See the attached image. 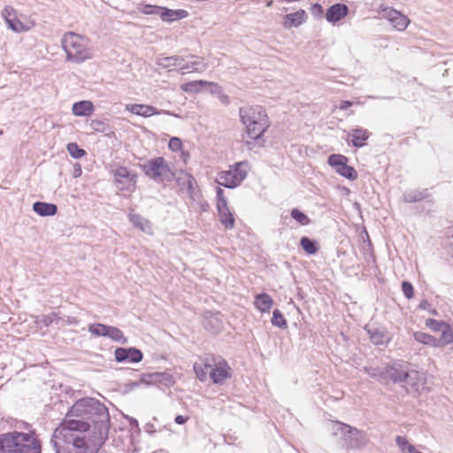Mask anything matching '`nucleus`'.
I'll list each match as a JSON object with an SVG mask.
<instances>
[{
	"instance_id": "603ef678",
	"label": "nucleus",
	"mask_w": 453,
	"mask_h": 453,
	"mask_svg": "<svg viewBox=\"0 0 453 453\" xmlns=\"http://www.w3.org/2000/svg\"><path fill=\"white\" fill-rule=\"evenodd\" d=\"M58 319H59L58 314L56 312H52L50 314L44 315L42 319V321L45 326H49Z\"/></svg>"
},
{
	"instance_id": "cd10ccee",
	"label": "nucleus",
	"mask_w": 453,
	"mask_h": 453,
	"mask_svg": "<svg viewBox=\"0 0 453 453\" xmlns=\"http://www.w3.org/2000/svg\"><path fill=\"white\" fill-rule=\"evenodd\" d=\"M431 196L427 188L415 189L407 191L403 194V199L406 203H415L425 199H428Z\"/></svg>"
},
{
	"instance_id": "5fc2aeb1",
	"label": "nucleus",
	"mask_w": 453,
	"mask_h": 453,
	"mask_svg": "<svg viewBox=\"0 0 453 453\" xmlns=\"http://www.w3.org/2000/svg\"><path fill=\"white\" fill-rule=\"evenodd\" d=\"M353 103L348 100H342L339 104V109L347 110L350 106H352Z\"/></svg>"
},
{
	"instance_id": "e2e57ef3",
	"label": "nucleus",
	"mask_w": 453,
	"mask_h": 453,
	"mask_svg": "<svg viewBox=\"0 0 453 453\" xmlns=\"http://www.w3.org/2000/svg\"><path fill=\"white\" fill-rule=\"evenodd\" d=\"M429 312H430L431 314H433V315H436V311H435V310H432V311H430Z\"/></svg>"
},
{
	"instance_id": "aec40b11",
	"label": "nucleus",
	"mask_w": 453,
	"mask_h": 453,
	"mask_svg": "<svg viewBox=\"0 0 453 453\" xmlns=\"http://www.w3.org/2000/svg\"><path fill=\"white\" fill-rule=\"evenodd\" d=\"M370 136V133L368 130L362 128V127H357L353 128L349 134H348V141L352 143L354 147L361 148L365 145L366 141L368 140Z\"/></svg>"
},
{
	"instance_id": "39448f33",
	"label": "nucleus",
	"mask_w": 453,
	"mask_h": 453,
	"mask_svg": "<svg viewBox=\"0 0 453 453\" xmlns=\"http://www.w3.org/2000/svg\"><path fill=\"white\" fill-rule=\"evenodd\" d=\"M239 115L248 136L252 140L259 139L269 127L267 114L260 105L241 107Z\"/></svg>"
},
{
	"instance_id": "473e14b6",
	"label": "nucleus",
	"mask_w": 453,
	"mask_h": 453,
	"mask_svg": "<svg viewBox=\"0 0 453 453\" xmlns=\"http://www.w3.org/2000/svg\"><path fill=\"white\" fill-rule=\"evenodd\" d=\"M33 208L41 216H52L57 212V206L53 203L36 202L34 203Z\"/></svg>"
},
{
	"instance_id": "49530a36",
	"label": "nucleus",
	"mask_w": 453,
	"mask_h": 453,
	"mask_svg": "<svg viewBox=\"0 0 453 453\" xmlns=\"http://www.w3.org/2000/svg\"><path fill=\"white\" fill-rule=\"evenodd\" d=\"M166 114L168 115L169 112L166 111H157L155 107L150 106V105H143V118H149L154 115H162Z\"/></svg>"
},
{
	"instance_id": "9b49d317",
	"label": "nucleus",
	"mask_w": 453,
	"mask_h": 453,
	"mask_svg": "<svg viewBox=\"0 0 453 453\" xmlns=\"http://www.w3.org/2000/svg\"><path fill=\"white\" fill-rule=\"evenodd\" d=\"M209 377L214 384H223L232 377V369L225 359L212 356Z\"/></svg>"
},
{
	"instance_id": "c9c22d12",
	"label": "nucleus",
	"mask_w": 453,
	"mask_h": 453,
	"mask_svg": "<svg viewBox=\"0 0 453 453\" xmlns=\"http://www.w3.org/2000/svg\"><path fill=\"white\" fill-rule=\"evenodd\" d=\"M396 445L400 448L403 452L411 453L415 451V447L409 442L406 437L404 436H396L395 438Z\"/></svg>"
},
{
	"instance_id": "f03ea898",
	"label": "nucleus",
	"mask_w": 453,
	"mask_h": 453,
	"mask_svg": "<svg viewBox=\"0 0 453 453\" xmlns=\"http://www.w3.org/2000/svg\"><path fill=\"white\" fill-rule=\"evenodd\" d=\"M109 419V411L104 403L95 398L84 397L72 405L61 422L83 423L88 426V431L92 423L98 426L100 434L104 431L106 434Z\"/></svg>"
},
{
	"instance_id": "69168bd1",
	"label": "nucleus",
	"mask_w": 453,
	"mask_h": 453,
	"mask_svg": "<svg viewBox=\"0 0 453 453\" xmlns=\"http://www.w3.org/2000/svg\"><path fill=\"white\" fill-rule=\"evenodd\" d=\"M411 453H422V452H420V451H418V450H417V449H415V451H414V452H411Z\"/></svg>"
},
{
	"instance_id": "423d86ee",
	"label": "nucleus",
	"mask_w": 453,
	"mask_h": 453,
	"mask_svg": "<svg viewBox=\"0 0 453 453\" xmlns=\"http://www.w3.org/2000/svg\"><path fill=\"white\" fill-rule=\"evenodd\" d=\"M61 42L68 61L81 63L91 58L92 49L88 37L67 32Z\"/></svg>"
},
{
	"instance_id": "6e6d98bb",
	"label": "nucleus",
	"mask_w": 453,
	"mask_h": 453,
	"mask_svg": "<svg viewBox=\"0 0 453 453\" xmlns=\"http://www.w3.org/2000/svg\"><path fill=\"white\" fill-rule=\"evenodd\" d=\"M188 418L182 415H177L174 418V421L178 425H183L187 422Z\"/></svg>"
},
{
	"instance_id": "4be33fe9",
	"label": "nucleus",
	"mask_w": 453,
	"mask_h": 453,
	"mask_svg": "<svg viewBox=\"0 0 453 453\" xmlns=\"http://www.w3.org/2000/svg\"><path fill=\"white\" fill-rule=\"evenodd\" d=\"M307 14L304 10H299L296 12L285 15L283 27L290 28L292 27H297L305 22Z\"/></svg>"
},
{
	"instance_id": "5701e85b",
	"label": "nucleus",
	"mask_w": 453,
	"mask_h": 453,
	"mask_svg": "<svg viewBox=\"0 0 453 453\" xmlns=\"http://www.w3.org/2000/svg\"><path fill=\"white\" fill-rule=\"evenodd\" d=\"M212 356H207L201 359L200 363H195L194 371L200 381H205L209 374Z\"/></svg>"
},
{
	"instance_id": "4d7b16f0",
	"label": "nucleus",
	"mask_w": 453,
	"mask_h": 453,
	"mask_svg": "<svg viewBox=\"0 0 453 453\" xmlns=\"http://www.w3.org/2000/svg\"><path fill=\"white\" fill-rule=\"evenodd\" d=\"M430 306H431L430 303L427 300L424 299L419 303L418 309L428 310L430 308Z\"/></svg>"
},
{
	"instance_id": "864d4df0",
	"label": "nucleus",
	"mask_w": 453,
	"mask_h": 453,
	"mask_svg": "<svg viewBox=\"0 0 453 453\" xmlns=\"http://www.w3.org/2000/svg\"><path fill=\"white\" fill-rule=\"evenodd\" d=\"M311 12L315 18H321L323 14V7L320 4H314L311 7Z\"/></svg>"
},
{
	"instance_id": "2eb2a0df",
	"label": "nucleus",
	"mask_w": 453,
	"mask_h": 453,
	"mask_svg": "<svg viewBox=\"0 0 453 453\" xmlns=\"http://www.w3.org/2000/svg\"><path fill=\"white\" fill-rule=\"evenodd\" d=\"M189 58L190 60L182 57L180 70L181 73H203L207 69V64L203 58L195 55H190Z\"/></svg>"
},
{
	"instance_id": "dca6fc26",
	"label": "nucleus",
	"mask_w": 453,
	"mask_h": 453,
	"mask_svg": "<svg viewBox=\"0 0 453 453\" xmlns=\"http://www.w3.org/2000/svg\"><path fill=\"white\" fill-rule=\"evenodd\" d=\"M365 330L374 345L387 347L392 340L389 332L385 328L365 327Z\"/></svg>"
},
{
	"instance_id": "7ed1b4c3",
	"label": "nucleus",
	"mask_w": 453,
	"mask_h": 453,
	"mask_svg": "<svg viewBox=\"0 0 453 453\" xmlns=\"http://www.w3.org/2000/svg\"><path fill=\"white\" fill-rule=\"evenodd\" d=\"M11 431L0 434V453H42V441L37 431Z\"/></svg>"
},
{
	"instance_id": "20e7f679",
	"label": "nucleus",
	"mask_w": 453,
	"mask_h": 453,
	"mask_svg": "<svg viewBox=\"0 0 453 453\" xmlns=\"http://www.w3.org/2000/svg\"><path fill=\"white\" fill-rule=\"evenodd\" d=\"M387 378L405 388L408 393H418L423 388L426 378L423 372L411 369L405 364H395L385 368Z\"/></svg>"
},
{
	"instance_id": "338daca9",
	"label": "nucleus",
	"mask_w": 453,
	"mask_h": 453,
	"mask_svg": "<svg viewBox=\"0 0 453 453\" xmlns=\"http://www.w3.org/2000/svg\"><path fill=\"white\" fill-rule=\"evenodd\" d=\"M285 219H286V220H287V219H289V220H290V219L288 218V216H286V217H285Z\"/></svg>"
},
{
	"instance_id": "c03bdc74",
	"label": "nucleus",
	"mask_w": 453,
	"mask_h": 453,
	"mask_svg": "<svg viewBox=\"0 0 453 453\" xmlns=\"http://www.w3.org/2000/svg\"><path fill=\"white\" fill-rule=\"evenodd\" d=\"M365 372L372 378H378L380 380L388 379L385 376V374H383V372H385V369L380 370L373 367H365Z\"/></svg>"
},
{
	"instance_id": "de8ad7c7",
	"label": "nucleus",
	"mask_w": 453,
	"mask_h": 453,
	"mask_svg": "<svg viewBox=\"0 0 453 453\" xmlns=\"http://www.w3.org/2000/svg\"><path fill=\"white\" fill-rule=\"evenodd\" d=\"M402 290L404 295V296L407 299H411L414 296V288L411 282L409 281H403L402 282Z\"/></svg>"
},
{
	"instance_id": "9d476101",
	"label": "nucleus",
	"mask_w": 453,
	"mask_h": 453,
	"mask_svg": "<svg viewBox=\"0 0 453 453\" xmlns=\"http://www.w3.org/2000/svg\"><path fill=\"white\" fill-rule=\"evenodd\" d=\"M2 15L9 27L17 33L27 32L35 26V22L31 18L24 16L18 17L16 11L11 6H6L3 10Z\"/></svg>"
},
{
	"instance_id": "f3484780",
	"label": "nucleus",
	"mask_w": 453,
	"mask_h": 453,
	"mask_svg": "<svg viewBox=\"0 0 453 453\" xmlns=\"http://www.w3.org/2000/svg\"><path fill=\"white\" fill-rule=\"evenodd\" d=\"M173 382L172 375L168 372H143V384L170 387Z\"/></svg>"
},
{
	"instance_id": "7c9ffc66",
	"label": "nucleus",
	"mask_w": 453,
	"mask_h": 453,
	"mask_svg": "<svg viewBox=\"0 0 453 453\" xmlns=\"http://www.w3.org/2000/svg\"><path fill=\"white\" fill-rule=\"evenodd\" d=\"M413 337L415 341L422 344L428 345L434 348L441 347V342L438 341V339H436L434 336L429 334L418 331L413 334Z\"/></svg>"
},
{
	"instance_id": "4c0bfd02",
	"label": "nucleus",
	"mask_w": 453,
	"mask_h": 453,
	"mask_svg": "<svg viewBox=\"0 0 453 453\" xmlns=\"http://www.w3.org/2000/svg\"><path fill=\"white\" fill-rule=\"evenodd\" d=\"M441 332V338L438 339L441 342V347L453 342V333L448 325H446Z\"/></svg>"
},
{
	"instance_id": "b1692460",
	"label": "nucleus",
	"mask_w": 453,
	"mask_h": 453,
	"mask_svg": "<svg viewBox=\"0 0 453 453\" xmlns=\"http://www.w3.org/2000/svg\"><path fill=\"white\" fill-rule=\"evenodd\" d=\"M217 207L221 223L225 226H233L234 223V217L227 208L226 202L223 199H219Z\"/></svg>"
},
{
	"instance_id": "412c9836",
	"label": "nucleus",
	"mask_w": 453,
	"mask_h": 453,
	"mask_svg": "<svg viewBox=\"0 0 453 453\" xmlns=\"http://www.w3.org/2000/svg\"><path fill=\"white\" fill-rule=\"evenodd\" d=\"M114 356L118 362H139L142 360V352L134 349L118 348L115 350Z\"/></svg>"
},
{
	"instance_id": "a19ab883",
	"label": "nucleus",
	"mask_w": 453,
	"mask_h": 453,
	"mask_svg": "<svg viewBox=\"0 0 453 453\" xmlns=\"http://www.w3.org/2000/svg\"><path fill=\"white\" fill-rule=\"evenodd\" d=\"M108 326L96 323L88 326V331L96 336H106Z\"/></svg>"
},
{
	"instance_id": "79ce46f5",
	"label": "nucleus",
	"mask_w": 453,
	"mask_h": 453,
	"mask_svg": "<svg viewBox=\"0 0 453 453\" xmlns=\"http://www.w3.org/2000/svg\"><path fill=\"white\" fill-rule=\"evenodd\" d=\"M155 420V423H150V422H148L145 426H144V430L145 432L148 434H154L156 433H162L163 430L165 428V426L163 425H160L157 420L156 418H154Z\"/></svg>"
},
{
	"instance_id": "72a5a7b5",
	"label": "nucleus",
	"mask_w": 453,
	"mask_h": 453,
	"mask_svg": "<svg viewBox=\"0 0 453 453\" xmlns=\"http://www.w3.org/2000/svg\"><path fill=\"white\" fill-rule=\"evenodd\" d=\"M300 245L308 255H314L319 250V242L313 239L303 236L300 240Z\"/></svg>"
},
{
	"instance_id": "09e8293b",
	"label": "nucleus",
	"mask_w": 453,
	"mask_h": 453,
	"mask_svg": "<svg viewBox=\"0 0 453 453\" xmlns=\"http://www.w3.org/2000/svg\"><path fill=\"white\" fill-rule=\"evenodd\" d=\"M360 238L365 243L363 250H366L367 249L368 250H371L372 249V244L366 228H363L360 232Z\"/></svg>"
},
{
	"instance_id": "37998d69",
	"label": "nucleus",
	"mask_w": 453,
	"mask_h": 453,
	"mask_svg": "<svg viewBox=\"0 0 453 453\" xmlns=\"http://www.w3.org/2000/svg\"><path fill=\"white\" fill-rule=\"evenodd\" d=\"M164 7L152 5V4H143V15H154L161 18V13L163 12Z\"/></svg>"
},
{
	"instance_id": "58836bf2",
	"label": "nucleus",
	"mask_w": 453,
	"mask_h": 453,
	"mask_svg": "<svg viewBox=\"0 0 453 453\" xmlns=\"http://www.w3.org/2000/svg\"><path fill=\"white\" fill-rule=\"evenodd\" d=\"M106 336L110 337L111 340H113L115 342H126L123 333L119 328L114 327V326H108Z\"/></svg>"
},
{
	"instance_id": "e433bc0d",
	"label": "nucleus",
	"mask_w": 453,
	"mask_h": 453,
	"mask_svg": "<svg viewBox=\"0 0 453 453\" xmlns=\"http://www.w3.org/2000/svg\"><path fill=\"white\" fill-rule=\"evenodd\" d=\"M291 219H295L298 224L306 226L310 224V219L300 210L295 208L291 211Z\"/></svg>"
},
{
	"instance_id": "c756f323",
	"label": "nucleus",
	"mask_w": 453,
	"mask_h": 453,
	"mask_svg": "<svg viewBox=\"0 0 453 453\" xmlns=\"http://www.w3.org/2000/svg\"><path fill=\"white\" fill-rule=\"evenodd\" d=\"M255 306L261 312L269 311L273 304V298L266 293H260L255 296Z\"/></svg>"
},
{
	"instance_id": "4468645a",
	"label": "nucleus",
	"mask_w": 453,
	"mask_h": 453,
	"mask_svg": "<svg viewBox=\"0 0 453 453\" xmlns=\"http://www.w3.org/2000/svg\"><path fill=\"white\" fill-rule=\"evenodd\" d=\"M177 182L182 192H186L192 200H196L198 194L197 185L190 173L181 171L177 177Z\"/></svg>"
},
{
	"instance_id": "f704fd0d",
	"label": "nucleus",
	"mask_w": 453,
	"mask_h": 453,
	"mask_svg": "<svg viewBox=\"0 0 453 453\" xmlns=\"http://www.w3.org/2000/svg\"><path fill=\"white\" fill-rule=\"evenodd\" d=\"M271 322L274 326H277L281 329H285L288 326L287 320L285 319L281 311L278 309H275L273 311V318L271 319Z\"/></svg>"
},
{
	"instance_id": "680f3d73",
	"label": "nucleus",
	"mask_w": 453,
	"mask_h": 453,
	"mask_svg": "<svg viewBox=\"0 0 453 453\" xmlns=\"http://www.w3.org/2000/svg\"><path fill=\"white\" fill-rule=\"evenodd\" d=\"M147 21H148V18H144V17H143V19H142L143 26H148V25H147Z\"/></svg>"
},
{
	"instance_id": "393cba45",
	"label": "nucleus",
	"mask_w": 453,
	"mask_h": 453,
	"mask_svg": "<svg viewBox=\"0 0 453 453\" xmlns=\"http://www.w3.org/2000/svg\"><path fill=\"white\" fill-rule=\"evenodd\" d=\"M181 61L182 57L171 56L158 58L157 63L162 68L168 69L169 71L177 70L180 72Z\"/></svg>"
},
{
	"instance_id": "ddd939ff",
	"label": "nucleus",
	"mask_w": 453,
	"mask_h": 453,
	"mask_svg": "<svg viewBox=\"0 0 453 453\" xmlns=\"http://www.w3.org/2000/svg\"><path fill=\"white\" fill-rule=\"evenodd\" d=\"M327 163L334 167L337 173L348 180L357 179V173L354 167L348 165V157L341 154H332L328 157Z\"/></svg>"
},
{
	"instance_id": "c85d7f7f",
	"label": "nucleus",
	"mask_w": 453,
	"mask_h": 453,
	"mask_svg": "<svg viewBox=\"0 0 453 453\" xmlns=\"http://www.w3.org/2000/svg\"><path fill=\"white\" fill-rule=\"evenodd\" d=\"M188 15L186 10H171L164 7L163 12L161 13V19L165 22H173L176 20L182 19Z\"/></svg>"
},
{
	"instance_id": "a878e982",
	"label": "nucleus",
	"mask_w": 453,
	"mask_h": 453,
	"mask_svg": "<svg viewBox=\"0 0 453 453\" xmlns=\"http://www.w3.org/2000/svg\"><path fill=\"white\" fill-rule=\"evenodd\" d=\"M205 86H212V87L218 88L217 83L199 80V81H193L184 83L180 86V88L187 93H199L202 91L203 88Z\"/></svg>"
},
{
	"instance_id": "bb28decb",
	"label": "nucleus",
	"mask_w": 453,
	"mask_h": 453,
	"mask_svg": "<svg viewBox=\"0 0 453 453\" xmlns=\"http://www.w3.org/2000/svg\"><path fill=\"white\" fill-rule=\"evenodd\" d=\"M72 110L75 116L88 117L94 111V105L92 102L84 100L73 104Z\"/></svg>"
},
{
	"instance_id": "a211bd4d",
	"label": "nucleus",
	"mask_w": 453,
	"mask_h": 453,
	"mask_svg": "<svg viewBox=\"0 0 453 453\" xmlns=\"http://www.w3.org/2000/svg\"><path fill=\"white\" fill-rule=\"evenodd\" d=\"M203 325L204 328L212 333L218 334L223 327V321L219 313L205 311L203 318Z\"/></svg>"
},
{
	"instance_id": "f8f14e48",
	"label": "nucleus",
	"mask_w": 453,
	"mask_h": 453,
	"mask_svg": "<svg viewBox=\"0 0 453 453\" xmlns=\"http://www.w3.org/2000/svg\"><path fill=\"white\" fill-rule=\"evenodd\" d=\"M379 14L382 19H386L398 31H403L410 24V19L401 12L388 6L381 4L379 7Z\"/></svg>"
},
{
	"instance_id": "0eeeda50",
	"label": "nucleus",
	"mask_w": 453,
	"mask_h": 453,
	"mask_svg": "<svg viewBox=\"0 0 453 453\" xmlns=\"http://www.w3.org/2000/svg\"><path fill=\"white\" fill-rule=\"evenodd\" d=\"M332 435L340 437L342 440V447L346 449H360L365 447L368 441L366 434L363 431L342 422L333 425Z\"/></svg>"
},
{
	"instance_id": "13d9d810",
	"label": "nucleus",
	"mask_w": 453,
	"mask_h": 453,
	"mask_svg": "<svg viewBox=\"0 0 453 453\" xmlns=\"http://www.w3.org/2000/svg\"><path fill=\"white\" fill-rule=\"evenodd\" d=\"M129 109L137 115L142 114V105L140 104L132 105Z\"/></svg>"
},
{
	"instance_id": "a18cd8bd",
	"label": "nucleus",
	"mask_w": 453,
	"mask_h": 453,
	"mask_svg": "<svg viewBox=\"0 0 453 453\" xmlns=\"http://www.w3.org/2000/svg\"><path fill=\"white\" fill-rule=\"evenodd\" d=\"M426 326L434 332H440L444 328L446 324L434 319H427L426 320Z\"/></svg>"
},
{
	"instance_id": "6ab92c4d",
	"label": "nucleus",
	"mask_w": 453,
	"mask_h": 453,
	"mask_svg": "<svg viewBox=\"0 0 453 453\" xmlns=\"http://www.w3.org/2000/svg\"><path fill=\"white\" fill-rule=\"evenodd\" d=\"M348 13L349 7L344 4L337 3L326 10V19L331 24H335L344 19Z\"/></svg>"
},
{
	"instance_id": "bf43d9fd",
	"label": "nucleus",
	"mask_w": 453,
	"mask_h": 453,
	"mask_svg": "<svg viewBox=\"0 0 453 453\" xmlns=\"http://www.w3.org/2000/svg\"><path fill=\"white\" fill-rule=\"evenodd\" d=\"M222 193H223V190H222L221 188H218L217 196H218V197H219V198L220 197V196L222 195Z\"/></svg>"
},
{
	"instance_id": "ea45409f",
	"label": "nucleus",
	"mask_w": 453,
	"mask_h": 453,
	"mask_svg": "<svg viewBox=\"0 0 453 453\" xmlns=\"http://www.w3.org/2000/svg\"><path fill=\"white\" fill-rule=\"evenodd\" d=\"M67 151L74 158H81L86 155V151L83 149L79 148L75 142H70L67 144Z\"/></svg>"
},
{
	"instance_id": "1a4fd4ad",
	"label": "nucleus",
	"mask_w": 453,
	"mask_h": 453,
	"mask_svg": "<svg viewBox=\"0 0 453 453\" xmlns=\"http://www.w3.org/2000/svg\"><path fill=\"white\" fill-rule=\"evenodd\" d=\"M143 172L156 182L172 181L174 174L162 157H157L143 165Z\"/></svg>"
},
{
	"instance_id": "0e129e2a",
	"label": "nucleus",
	"mask_w": 453,
	"mask_h": 453,
	"mask_svg": "<svg viewBox=\"0 0 453 453\" xmlns=\"http://www.w3.org/2000/svg\"><path fill=\"white\" fill-rule=\"evenodd\" d=\"M81 173V167L78 168V174L80 175Z\"/></svg>"
},
{
	"instance_id": "052dcab7",
	"label": "nucleus",
	"mask_w": 453,
	"mask_h": 453,
	"mask_svg": "<svg viewBox=\"0 0 453 453\" xmlns=\"http://www.w3.org/2000/svg\"><path fill=\"white\" fill-rule=\"evenodd\" d=\"M219 91H220V88L218 86V88L214 87V89L212 90V93H218Z\"/></svg>"
},
{
	"instance_id": "774afa93",
	"label": "nucleus",
	"mask_w": 453,
	"mask_h": 453,
	"mask_svg": "<svg viewBox=\"0 0 453 453\" xmlns=\"http://www.w3.org/2000/svg\"><path fill=\"white\" fill-rule=\"evenodd\" d=\"M369 98H376L375 96H368Z\"/></svg>"
},
{
	"instance_id": "2f4dec72",
	"label": "nucleus",
	"mask_w": 453,
	"mask_h": 453,
	"mask_svg": "<svg viewBox=\"0 0 453 453\" xmlns=\"http://www.w3.org/2000/svg\"><path fill=\"white\" fill-rule=\"evenodd\" d=\"M114 176L117 182L126 184L127 188L134 183V176L126 167L117 168L115 170Z\"/></svg>"
},
{
	"instance_id": "f257e3e1",
	"label": "nucleus",
	"mask_w": 453,
	"mask_h": 453,
	"mask_svg": "<svg viewBox=\"0 0 453 453\" xmlns=\"http://www.w3.org/2000/svg\"><path fill=\"white\" fill-rule=\"evenodd\" d=\"M88 432V426L77 422H61L54 430L51 444L56 453H96L84 434Z\"/></svg>"
},
{
	"instance_id": "3c124183",
	"label": "nucleus",
	"mask_w": 453,
	"mask_h": 453,
	"mask_svg": "<svg viewBox=\"0 0 453 453\" xmlns=\"http://www.w3.org/2000/svg\"><path fill=\"white\" fill-rule=\"evenodd\" d=\"M364 254H365V260L367 264V266H369V267L375 266V255L372 251V249L371 250H368L366 249V250H364Z\"/></svg>"
},
{
	"instance_id": "6e6552de",
	"label": "nucleus",
	"mask_w": 453,
	"mask_h": 453,
	"mask_svg": "<svg viewBox=\"0 0 453 453\" xmlns=\"http://www.w3.org/2000/svg\"><path fill=\"white\" fill-rule=\"evenodd\" d=\"M247 162H239L231 165L227 171L219 173L217 182L227 188L238 187L247 177Z\"/></svg>"
},
{
	"instance_id": "8fccbe9b",
	"label": "nucleus",
	"mask_w": 453,
	"mask_h": 453,
	"mask_svg": "<svg viewBox=\"0 0 453 453\" xmlns=\"http://www.w3.org/2000/svg\"><path fill=\"white\" fill-rule=\"evenodd\" d=\"M168 147L173 151H179L182 148V142L178 137H172L169 141Z\"/></svg>"
}]
</instances>
